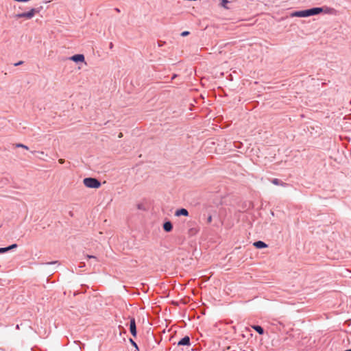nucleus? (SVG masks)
<instances>
[{"label": "nucleus", "mask_w": 351, "mask_h": 351, "mask_svg": "<svg viewBox=\"0 0 351 351\" xmlns=\"http://www.w3.org/2000/svg\"><path fill=\"white\" fill-rule=\"evenodd\" d=\"M189 34V32H188V31H184L181 33L182 36H188Z\"/></svg>", "instance_id": "obj_14"}, {"label": "nucleus", "mask_w": 351, "mask_h": 351, "mask_svg": "<svg viewBox=\"0 0 351 351\" xmlns=\"http://www.w3.org/2000/svg\"><path fill=\"white\" fill-rule=\"evenodd\" d=\"M84 184L88 188L98 189L101 186L100 182L96 178H86L83 180Z\"/></svg>", "instance_id": "obj_2"}, {"label": "nucleus", "mask_w": 351, "mask_h": 351, "mask_svg": "<svg viewBox=\"0 0 351 351\" xmlns=\"http://www.w3.org/2000/svg\"><path fill=\"white\" fill-rule=\"evenodd\" d=\"M252 328H254L260 335H263L264 333L263 328L260 326H252Z\"/></svg>", "instance_id": "obj_11"}, {"label": "nucleus", "mask_w": 351, "mask_h": 351, "mask_svg": "<svg viewBox=\"0 0 351 351\" xmlns=\"http://www.w3.org/2000/svg\"><path fill=\"white\" fill-rule=\"evenodd\" d=\"M39 153H40L41 155H45V156H47V154H45L44 152H40Z\"/></svg>", "instance_id": "obj_21"}, {"label": "nucleus", "mask_w": 351, "mask_h": 351, "mask_svg": "<svg viewBox=\"0 0 351 351\" xmlns=\"http://www.w3.org/2000/svg\"><path fill=\"white\" fill-rule=\"evenodd\" d=\"M130 343H132V346H134V347L138 348L136 343L132 339H130Z\"/></svg>", "instance_id": "obj_15"}, {"label": "nucleus", "mask_w": 351, "mask_h": 351, "mask_svg": "<svg viewBox=\"0 0 351 351\" xmlns=\"http://www.w3.org/2000/svg\"><path fill=\"white\" fill-rule=\"evenodd\" d=\"M228 3V0H222L221 5L222 7L225 8L226 9H228V8L226 6V4Z\"/></svg>", "instance_id": "obj_13"}, {"label": "nucleus", "mask_w": 351, "mask_h": 351, "mask_svg": "<svg viewBox=\"0 0 351 351\" xmlns=\"http://www.w3.org/2000/svg\"><path fill=\"white\" fill-rule=\"evenodd\" d=\"M272 183L274 184H279V180L278 179H274L272 180Z\"/></svg>", "instance_id": "obj_16"}, {"label": "nucleus", "mask_w": 351, "mask_h": 351, "mask_svg": "<svg viewBox=\"0 0 351 351\" xmlns=\"http://www.w3.org/2000/svg\"><path fill=\"white\" fill-rule=\"evenodd\" d=\"M15 147H21V148H23V149H27H27H29V148H28V147H27V145H23V144H22V143H16V144L15 145Z\"/></svg>", "instance_id": "obj_12"}, {"label": "nucleus", "mask_w": 351, "mask_h": 351, "mask_svg": "<svg viewBox=\"0 0 351 351\" xmlns=\"http://www.w3.org/2000/svg\"><path fill=\"white\" fill-rule=\"evenodd\" d=\"M322 12V8H314L309 10L294 12L291 14V16L292 17H308L310 16L318 14Z\"/></svg>", "instance_id": "obj_1"}, {"label": "nucleus", "mask_w": 351, "mask_h": 351, "mask_svg": "<svg viewBox=\"0 0 351 351\" xmlns=\"http://www.w3.org/2000/svg\"><path fill=\"white\" fill-rule=\"evenodd\" d=\"M58 162L60 163V164H63L64 162V159H59Z\"/></svg>", "instance_id": "obj_19"}, {"label": "nucleus", "mask_w": 351, "mask_h": 351, "mask_svg": "<svg viewBox=\"0 0 351 351\" xmlns=\"http://www.w3.org/2000/svg\"><path fill=\"white\" fill-rule=\"evenodd\" d=\"M130 330L133 337L136 336V326L134 318L130 319Z\"/></svg>", "instance_id": "obj_4"}, {"label": "nucleus", "mask_w": 351, "mask_h": 351, "mask_svg": "<svg viewBox=\"0 0 351 351\" xmlns=\"http://www.w3.org/2000/svg\"><path fill=\"white\" fill-rule=\"evenodd\" d=\"M190 343V339L188 336H185L184 338H182L179 342V346H186L189 345Z\"/></svg>", "instance_id": "obj_8"}, {"label": "nucleus", "mask_w": 351, "mask_h": 351, "mask_svg": "<svg viewBox=\"0 0 351 351\" xmlns=\"http://www.w3.org/2000/svg\"><path fill=\"white\" fill-rule=\"evenodd\" d=\"M87 258H94V259H96V256H90V255H87L86 256Z\"/></svg>", "instance_id": "obj_17"}, {"label": "nucleus", "mask_w": 351, "mask_h": 351, "mask_svg": "<svg viewBox=\"0 0 351 351\" xmlns=\"http://www.w3.org/2000/svg\"><path fill=\"white\" fill-rule=\"evenodd\" d=\"M112 47H113V44L111 43L110 44V48H112Z\"/></svg>", "instance_id": "obj_23"}, {"label": "nucleus", "mask_w": 351, "mask_h": 351, "mask_svg": "<svg viewBox=\"0 0 351 351\" xmlns=\"http://www.w3.org/2000/svg\"><path fill=\"white\" fill-rule=\"evenodd\" d=\"M40 12L39 9L32 8L29 11L27 12L19 13L16 15V19L25 18L26 19H32L36 14Z\"/></svg>", "instance_id": "obj_3"}, {"label": "nucleus", "mask_w": 351, "mask_h": 351, "mask_svg": "<svg viewBox=\"0 0 351 351\" xmlns=\"http://www.w3.org/2000/svg\"><path fill=\"white\" fill-rule=\"evenodd\" d=\"M122 136H123L122 133H120V134H119V138H121Z\"/></svg>", "instance_id": "obj_22"}, {"label": "nucleus", "mask_w": 351, "mask_h": 351, "mask_svg": "<svg viewBox=\"0 0 351 351\" xmlns=\"http://www.w3.org/2000/svg\"><path fill=\"white\" fill-rule=\"evenodd\" d=\"M253 245L254 247H256L258 249L267 247V245L261 241H256L253 243Z\"/></svg>", "instance_id": "obj_7"}, {"label": "nucleus", "mask_w": 351, "mask_h": 351, "mask_svg": "<svg viewBox=\"0 0 351 351\" xmlns=\"http://www.w3.org/2000/svg\"><path fill=\"white\" fill-rule=\"evenodd\" d=\"M17 247L16 244H12L9 247H1L0 248V254L6 252L12 249L16 248Z\"/></svg>", "instance_id": "obj_10"}, {"label": "nucleus", "mask_w": 351, "mask_h": 351, "mask_svg": "<svg viewBox=\"0 0 351 351\" xmlns=\"http://www.w3.org/2000/svg\"><path fill=\"white\" fill-rule=\"evenodd\" d=\"M211 221H212V217L209 216L208 218V222L210 223V222H211Z\"/></svg>", "instance_id": "obj_20"}, {"label": "nucleus", "mask_w": 351, "mask_h": 351, "mask_svg": "<svg viewBox=\"0 0 351 351\" xmlns=\"http://www.w3.org/2000/svg\"><path fill=\"white\" fill-rule=\"evenodd\" d=\"M175 215L177 216V217H179V216H181V215L186 217V216L189 215V212L185 208H181V209L177 210L176 211Z\"/></svg>", "instance_id": "obj_6"}, {"label": "nucleus", "mask_w": 351, "mask_h": 351, "mask_svg": "<svg viewBox=\"0 0 351 351\" xmlns=\"http://www.w3.org/2000/svg\"><path fill=\"white\" fill-rule=\"evenodd\" d=\"M173 226L170 221H167L163 224V229L166 232H170L172 230Z\"/></svg>", "instance_id": "obj_9"}, {"label": "nucleus", "mask_w": 351, "mask_h": 351, "mask_svg": "<svg viewBox=\"0 0 351 351\" xmlns=\"http://www.w3.org/2000/svg\"><path fill=\"white\" fill-rule=\"evenodd\" d=\"M70 60L73 62H84L85 61V58L83 54H77V55H74V56H71L70 58Z\"/></svg>", "instance_id": "obj_5"}, {"label": "nucleus", "mask_w": 351, "mask_h": 351, "mask_svg": "<svg viewBox=\"0 0 351 351\" xmlns=\"http://www.w3.org/2000/svg\"><path fill=\"white\" fill-rule=\"evenodd\" d=\"M23 64V62H22V61H20V62H17V63H15V64H14V66H19V65H21V64Z\"/></svg>", "instance_id": "obj_18"}]
</instances>
